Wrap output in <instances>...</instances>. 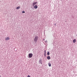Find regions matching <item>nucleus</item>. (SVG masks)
I'll use <instances>...</instances> for the list:
<instances>
[{
  "label": "nucleus",
  "mask_w": 77,
  "mask_h": 77,
  "mask_svg": "<svg viewBox=\"0 0 77 77\" xmlns=\"http://www.w3.org/2000/svg\"><path fill=\"white\" fill-rule=\"evenodd\" d=\"M0 77H1V75H0Z\"/></svg>",
  "instance_id": "f3484780"
},
{
  "label": "nucleus",
  "mask_w": 77,
  "mask_h": 77,
  "mask_svg": "<svg viewBox=\"0 0 77 77\" xmlns=\"http://www.w3.org/2000/svg\"><path fill=\"white\" fill-rule=\"evenodd\" d=\"M38 36H36L35 37L34 41L35 43H36L37 42V41H38Z\"/></svg>",
  "instance_id": "f257e3e1"
},
{
  "label": "nucleus",
  "mask_w": 77,
  "mask_h": 77,
  "mask_svg": "<svg viewBox=\"0 0 77 77\" xmlns=\"http://www.w3.org/2000/svg\"><path fill=\"white\" fill-rule=\"evenodd\" d=\"M34 8H35V9H37L38 8V6H37L36 5H35L34 6Z\"/></svg>",
  "instance_id": "39448f33"
},
{
  "label": "nucleus",
  "mask_w": 77,
  "mask_h": 77,
  "mask_svg": "<svg viewBox=\"0 0 77 77\" xmlns=\"http://www.w3.org/2000/svg\"><path fill=\"white\" fill-rule=\"evenodd\" d=\"M41 64H42V63H41Z\"/></svg>",
  "instance_id": "2eb2a0df"
},
{
  "label": "nucleus",
  "mask_w": 77,
  "mask_h": 77,
  "mask_svg": "<svg viewBox=\"0 0 77 77\" xmlns=\"http://www.w3.org/2000/svg\"><path fill=\"white\" fill-rule=\"evenodd\" d=\"M22 13H25V11H22Z\"/></svg>",
  "instance_id": "9b49d317"
},
{
  "label": "nucleus",
  "mask_w": 77,
  "mask_h": 77,
  "mask_svg": "<svg viewBox=\"0 0 77 77\" xmlns=\"http://www.w3.org/2000/svg\"><path fill=\"white\" fill-rule=\"evenodd\" d=\"M43 40H45V39H43Z\"/></svg>",
  "instance_id": "dca6fc26"
},
{
  "label": "nucleus",
  "mask_w": 77,
  "mask_h": 77,
  "mask_svg": "<svg viewBox=\"0 0 77 77\" xmlns=\"http://www.w3.org/2000/svg\"><path fill=\"white\" fill-rule=\"evenodd\" d=\"M37 2H34L33 4H32V6H35V5H36V4H37Z\"/></svg>",
  "instance_id": "7ed1b4c3"
},
{
  "label": "nucleus",
  "mask_w": 77,
  "mask_h": 77,
  "mask_svg": "<svg viewBox=\"0 0 77 77\" xmlns=\"http://www.w3.org/2000/svg\"><path fill=\"white\" fill-rule=\"evenodd\" d=\"M27 77H30V76L29 75L27 76Z\"/></svg>",
  "instance_id": "ddd939ff"
},
{
  "label": "nucleus",
  "mask_w": 77,
  "mask_h": 77,
  "mask_svg": "<svg viewBox=\"0 0 77 77\" xmlns=\"http://www.w3.org/2000/svg\"><path fill=\"white\" fill-rule=\"evenodd\" d=\"M47 59H48V60H49V59H50L51 58H50V57L49 56L47 57Z\"/></svg>",
  "instance_id": "423d86ee"
},
{
  "label": "nucleus",
  "mask_w": 77,
  "mask_h": 77,
  "mask_svg": "<svg viewBox=\"0 0 77 77\" xmlns=\"http://www.w3.org/2000/svg\"><path fill=\"white\" fill-rule=\"evenodd\" d=\"M29 57H30V58H31V57H32V56H33V54L32 53L29 54Z\"/></svg>",
  "instance_id": "f03ea898"
},
{
  "label": "nucleus",
  "mask_w": 77,
  "mask_h": 77,
  "mask_svg": "<svg viewBox=\"0 0 77 77\" xmlns=\"http://www.w3.org/2000/svg\"><path fill=\"white\" fill-rule=\"evenodd\" d=\"M46 54V51H45V54Z\"/></svg>",
  "instance_id": "f8f14e48"
},
{
  "label": "nucleus",
  "mask_w": 77,
  "mask_h": 77,
  "mask_svg": "<svg viewBox=\"0 0 77 77\" xmlns=\"http://www.w3.org/2000/svg\"><path fill=\"white\" fill-rule=\"evenodd\" d=\"M48 64V66H51V63H49Z\"/></svg>",
  "instance_id": "6e6552de"
},
{
  "label": "nucleus",
  "mask_w": 77,
  "mask_h": 77,
  "mask_svg": "<svg viewBox=\"0 0 77 77\" xmlns=\"http://www.w3.org/2000/svg\"><path fill=\"white\" fill-rule=\"evenodd\" d=\"M20 8V7L19 6L16 8V9H17V10L19 9Z\"/></svg>",
  "instance_id": "1a4fd4ad"
},
{
  "label": "nucleus",
  "mask_w": 77,
  "mask_h": 77,
  "mask_svg": "<svg viewBox=\"0 0 77 77\" xmlns=\"http://www.w3.org/2000/svg\"><path fill=\"white\" fill-rule=\"evenodd\" d=\"M75 42H76V39H74L73 41V43H75Z\"/></svg>",
  "instance_id": "0eeeda50"
},
{
  "label": "nucleus",
  "mask_w": 77,
  "mask_h": 77,
  "mask_svg": "<svg viewBox=\"0 0 77 77\" xmlns=\"http://www.w3.org/2000/svg\"><path fill=\"white\" fill-rule=\"evenodd\" d=\"M45 56V54H44Z\"/></svg>",
  "instance_id": "4468645a"
},
{
  "label": "nucleus",
  "mask_w": 77,
  "mask_h": 77,
  "mask_svg": "<svg viewBox=\"0 0 77 77\" xmlns=\"http://www.w3.org/2000/svg\"><path fill=\"white\" fill-rule=\"evenodd\" d=\"M49 54H50V52H48L47 53V55H49Z\"/></svg>",
  "instance_id": "9d476101"
},
{
  "label": "nucleus",
  "mask_w": 77,
  "mask_h": 77,
  "mask_svg": "<svg viewBox=\"0 0 77 77\" xmlns=\"http://www.w3.org/2000/svg\"><path fill=\"white\" fill-rule=\"evenodd\" d=\"M5 41H8V40H9V39H10V38H9V37H8L7 38H5Z\"/></svg>",
  "instance_id": "20e7f679"
}]
</instances>
